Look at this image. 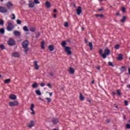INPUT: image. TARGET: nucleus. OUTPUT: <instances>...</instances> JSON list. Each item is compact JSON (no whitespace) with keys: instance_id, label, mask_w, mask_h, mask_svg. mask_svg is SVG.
I'll return each instance as SVG.
<instances>
[{"instance_id":"obj_1","label":"nucleus","mask_w":130,"mask_h":130,"mask_svg":"<svg viewBox=\"0 0 130 130\" xmlns=\"http://www.w3.org/2000/svg\"><path fill=\"white\" fill-rule=\"evenodd\" d=\"M8 26L7 28V31H13V30H14V28H15L13 22L12 21H8Z\"/></svg>"},{"instance_id":"obj_2","label":"nucleus","mask_w":130,"mask_h":130,"mask_svg":"<svg viewBox=\"0 0 130 130\" xmlns=\"http://www.w3.org/2000/svg\"><path fill=\"white\" fill-rule=\"evenodd\" d=\"M110 54V50L106 49L105 50V53L102 54L103 58H106V55H109Z\"/></svg>"},{"instance_id":"obj_3","label":"nucleus","mask_w":130,"mask_h":130,"mask_svg":"<svg viewBox=\"0 0 130 130\" xmlns=\"http://www.w3.org/2000/svg\"><path fill=\"white\" fill-rule=\"evenodd\" d=\"M8 44L9 46H13L16 44V42L14 39L10 38L8 42Z\"/></svg>"},{"instance_id":"obj_4","label":"nucleus","mask_w":130,"mask_h":130,"mask_svg":"<svg viewBox=\"0 0 130 130\" xmlns=\"http://www.w3.org/2000/svg\"><path fill=\"white\" fill-rule=\"evenodd\" d=\"M8 12V9L5 7L0 6V13L2 14H6Z\"/></svg>"},{"instance_id":"obj_5","label":"nucleus","mask_w":130,"mask_h":130,"mask_svg":"<svg viewBox=\"0 0 130 130\" xmlns=\"http://www.w3.org/2000/svg\"><path fill=\"white\" fill-rule=\"evenodd\" d=\"M64 51L67 53L68 55H71L72 54V51H71V47H65Z\"/></svg>"},{"instance_id":"obj_6","label":"nucleus","mask_w":130,"mask_h":130,"mask_svg":"<svg viewBox=\"0 0 130 130\" xmlns=\"http://www.w3.org/2000/svg\"><path fill=\"white\" fill-rule=\"evenodd\" d=\"M28 45H29V42H28V41H24L22 43V47L23 48H27Z\"/></svg>"},{"instance_id":"obj_7","label":"nucleus","mask_w":130,"mask_h":130,"mask_svg":"<svg viewBox=\"0 0 130 130\" xmlns=\"http://www.w3.org/2000/svg\"><path fill=\"white\" fill-rule=\"evenodd\" d=\"M19 103L17 101H14V102H10L9 103L10 106H17V105H18Z\"/></svg>"},{"instance_id":"obj_8","label":"nucleus","mask_w":130,"mask_h":130,"mask_svg":"<svg viewBox=\"0 0 130 130\" xmlns=\"http://www.w3.org/2000/svg\"><path fill=\"white\" fill-rule=\"evenodd\" d=\"M81 13H82V7H81V6H79L77 9V14L78 16H80V15H81Z\"/></svg>"},{"instance_id":"obj_9","label":"nucleus","mask_w":130,"mask_h":130,"mask_svg":"<svg viewBox=\"0 0 130 130\" xmlns=\"http://www.w3.org/2000/svg\"><path fill=\"white\" fill-rule=\"evenodd\" d=\"M34 64L36 70H39V65H38V62L37 60L34 61Z\"/></svg>"},{"instance_id":"obj_10","label":"nucleus","mask_w":130,"mask_h":130,"mask_svg":"<svg viewBox=\"0 0 130 130\" xmlns=\"http://www.w3.org/2000/svg\"><path fill=\"white\" fill-rule=\"evenodd\" d=\"M118 60H122L123 59V55L122 54H119L118 55V57L117 58Z\"/></svg>"},{"instance_id":"obj_11","label":"nucleus","mask_w":130,"mask_h":130,"mask_svg":"<svg viewBox=\"0 0 130 130\" xmlns=\"http://www.w3.org/2000/svg\"><path fill=\"white\" fill-rule=\"evenodd\" d=\"M13 34H14L15 36H21V32L18 30H14Z\"/></svg>"},{"instance_id":"obj_12","label":"nucleus","mask_w":130,"mask_h":130,"mask_svg":"<svg viewBox=\"0 0 130 130\" xmlns=\"http://www.w3.org/2000/svg\"><path fill=\"white\" fill-rule=\"evenodd\" d=\"M69 72L71 75H74L75 74V70L72 67L69 68Z\"/></svg>"},{"instance_id":"obj_13","label":"nucleus","mask_w":130,"mask_h":130,"mask_svg":"<svg viewBox=\"0 0 130 130\" xmlns=\"http://www.w3.org/2000/svg\"><path fill=\"white\" fill-rule=\"evenodd\" d=\"M45 5H46L47 9H49V8H50V7H51V4H50V3H49V1L46 2Z\"/></svg>"},{"instance_id":"obj_14","label":"nucleus","mask_w":130,"mask_h":130,"mask_svg":"<svg viewBox=\"0 0 130 130\" xmlns=\"http://www.w3.org/2000/svg\"><path fill=\"white\" fill-rule=\"evenodd\" d=\"M9 98L10 99H12V100H16V99H17V96L15 94H11Z\"/></svg>"},{"instance_id":"obj_15","label":"nucleus","mask_w":130,"mask_h":130,"mask_svg":"<svg viewBox=\"0 0 130 130\" xmlns=\"http://www.w3.org/2000/svg\"><path fill=\"white\" fill-rule=\"evenodd\" d=\"M12 56H13V57H20V54L18 52H14L12 54Z\"/></svg>"},{"instance_id":"obj_16","label":"nucleus","mask_w":130,"mask_h":130,"mask_svg":"<svg viewBox=\"0 0 130 130\" xmlns=\"http://www.w3.org/2000/svg\"><path fill=\"white\" fill-rule=\"evenodd\" d=\"M6 6L8 9H11V7H13V4H12L11 2H8L6 4Z\"/></svg>"},{"instance_id":"obj_17","label":"nucleus","mask_w":130,"mask_h":130,"mask_svg":"<svg viewBox=\"0 0 130 130\" xmlns=\"http://www.w3.org/2000/svg\"><path fill=\"white\" fill-rule=\"evenodd\" d=\"M52 122H53V124H57V123H58V119H53Z\"/></svg>"},{"instance_id":"obj_18","label":"nucleus","mask_w":130,"mask_h":130,"mask_svg":"<svg viewBox=\"0 0 130 130\" xmlns=\"http://www.w3.org/2000/svg\"><path fill=\"white\" fill-rule=\"evenodd\" d=\"M29 3H31L28 4V7L29 8H34V7H35V5L34 4V2H32V1H29Z\"/></svg>"},{"instance_id":"obj_19","label":"nucleus","mask_w":130,"mask_h":130,"mask_svg":"<svg viewBox=\"0 0 130 130\" xmlns=\"http://www.w3.org/2000/svg\"><path fill=\"white\" fill-rule=\"evenodd\" d=\"M45 42H44V41H43L41 43V47L42 48V49H45Z\"/></svg>"},{"instance_id":"obj_20","label":"nucleus","mask_w":130,"mask_h":130,"mask_svg":"<svg viewBox=\"0 0 130 130\" xmlns=\"http://www.w3.org/2000/svg\"><path fill=\"white\" fill-rule=\"evenodd\" d=\"M48 49H49V50H50V51H53V50H54V47L50 45L49 46Z\"/></svg>"},{"instance_id":"obj_21","label":"nucleus","mask_w":130,"mask_h":130,"mask_svg":"<svg viewBox=\"0 0 130 130\" xmlns=\"http://www.w3.org/2000/svg\"><path fill=\"white\" fill-rule=\"evenodd\" d=\"M79 99L81 101H83V100H85V97H84V96H83V94H82L81 93H80L79 94Z\"/></svg>"},{"instance_id":"obj_22","label":"nucleus","mask_w":130,"mask_h":130,"mask_svg":"<svg viewBox=\"0 0 130 130\" xmlns=\"http://www.w3.org/2000/svg\"><path fill=\"white\" fill-rule=\"evenodd\" d=\"M61 45L62 47H64V48H66V47H67V46H66L67 45V42H66V41H63L61 42Z\"/></svg>"},{"instance_id":"obj_23","label":"nucleus","mask_w":130,"mask_h":130,"mask_svg":"<svg viewBox=\"0 0 130 130\" xmlns=\"http://www.w3.org/2000/svg\"><path fill=\"white\" fill-rule=\"evenodd\" d=\"M126 69V67L123 66L120 68V71L121 72V73H123V72L125 71Z\"/></svg>"},{"instance_id":"obj_24","label":"nucleus","mask_w":130,"mask_h":130,"mask_svg":"<svg viewBox=\"0 0 130 130\" xmlns=\"http://www.w3.org/2000/svg\"><path fill=\"white\" fill-rule=\"evenodd\" d=\"M28 127H32V126H34V121H31L30 123L27 125Z\"/></svg>"},{"instance_id":"obj_25","label":"nucleus","mask_w":130,"mask_h":130,"mask_svg":"<svg viewBox=\"0 0 130 130\" xmlns=\"http://www.w3.org/2000/svg\"><path fill=\"white\" fill-rule=\"evenodd\" d=\"M125 20H126V17L123 16L122 19H121L120 22H121V23H124V22H125Z\"/></svg>"},{"instance_id":"obj_26","label":"nucleus","mask_w":130,"mask_h":130,"mask_svg":"<svg viewBox=\"0 0 130 130\" xmlns=\"http://www.w3.org/2000/svg\"><path fill=\"white\" fill-rule=\"evenodd\" d=\"M36 30V28L34 26L31 27L29 28V31H31V32H35Z\"/></svg>"},{"instance_id":"obj_27","label":"nucleus","mask_w":130,"mask_h":130,"mask_svg":"<svg viewBox=\"0 0 130 130\" xmlns=\"http://www.w3.org/2000/svg\"><path fill=\"white\" fill-rule=\"evenodd\" d=\"M36 93L37 94V95H38L39 96H40L42 94L41 91L38 89L36 90Z\"/></svg>"},{"instance_id":"obj_28","label":"nucleus","mask_w":130,"mask_h":130,"mask_svg":"<svg viewBox=\"0 0 130 130\" xmlns=\"http://www.w3.org/2000/svg\"><path fill=\"white\" fill-rule=\"evenodd\" d=\"M89 47L90 50L93 49V44L91 42L89 43Z\"/></svg>"},{"instance_id":"obj_29","label":"nucleus","mask_w":130,"mask_h":130,"mask_svg":"<svg viewBox=\"0 0 130 130\" xmlns=\"http://www.w3.org/2000/svg\"><path fill=\"white\" fill-rule=\"evenodd\" d=\"M23 29L24 30V31H25V32H28L29 31V29H28V27H27V26H24L23 28Z\"/></svg>"},{"instance_id":"obj_30","label":"nucleus","mask_w":130,"mask_h":130,"mask_svg":"<svg viewBox=\"0 0 130 130\" xmlns=\"http://www.w3.org/2000/svg\"><path fill=\"white\" fill-rule=\"evenodd\" d=\"M11 82V79H8L4 80L5 84H9Z\"/></svg>"},{"instance_id":"obj_31","label":"nucleus","mask_w":130,"mask_h":130,"mask_svg":"<svg viewBox=\"0 0 130 130\" xmlns=\"http://www.w3.org/2000/svg\"><path fill=\"white\" fill-rule=\"evenodd\" d=\"M34 107H35V106H34V104H31L30 106V108L31 111H33V110H34Z\"/></svg>"},{"instance_id":"obj_32","label":"nucleus","mask_w":130,"mask_h":130,"mask_svg":"<svg viewBox=\"0 0 130 130\" xmlns=\"http://www.w3.org/2000/svg\"><path fill=\"white\" fill-rule=\"evenodd\" d=\"M32 88H37L38 87V84L37 83H35L32 85Z\"/></svg>"},{"instance_id":"obj_33","label":"nucleus","mask_w":130,"mask_h":130,"mask_svg":"<svg viewBox=\"0 0 130 130\" xmlns=\"http://www.w3.org/2000/svg\"><path fill=\"white\" fill-rule=\"evenodd\" d=\"M41 35V34H40V32H38L36 35V38L37 39L38 38H39V37H40Z\"/></svg>"},{"instance_id":"obj_34","label":"nucleus","mask_w":130,"mask_h":130,"mask_svg":"<svg viewBox=\"0 0 130 130\" xmlns=\"http://www.w3.org/2000/svg\"><path fill=\"white\" fill-rule=\"evenodd\" d=\"M0 33H1V34H5V29L4 28H1Z\"/></svg>"},{"instance_id":"obj_35","label":"nucleus","mask_w":130,"mask_h":130,"mask_svg":"<svg viewBox=\"0 0 130 130\" xmlns=\"http://www.w3.org/2000/svg\"><path fill=\"white\" fill-rule=\"evenodd\" d=\"M46 100H47V101L48 103H50V102H51V101H52L51 99H50V98H46Z\"/></svg>"},{"instance_id":"obj_36","label":"nucleus","mask_w":130,"mask_h":130,"mask_svg":"<svg viewBox=\"0 0 130 130\" xmlns=\"http://www.w3.org/2000/svg\"><path fill=\"white\" fill-rule=\"evenodd\" d=\"M95 17H100L101 18H103V14H95Z\"/></svg>"},{"instance_id":"obj_37","label":"nucleus","mask_w":130,"mask_h":130,"mask_svg":"<svg viewBox=\"0 0 130 130\" xmlns=\"http://www.w3.org/2000/svg\"><path fill=\"white\" fill-rule=\"evenodd\" d=\"M17 24H18V25H21V24H22V21L18 19L17 20Z\"/></svg>"},{"instance_id":"obj_38","label":"nucleus","mask_w":130,"mask_h":130,"mask_svg":"<svg viewBox=\"0 0 130 130\" xmlns=\"http://www.w3.org/2000/svg\"><path fill=\"white\" fill-rule=\"evenodd\" d=\"M120 47V45H116L115 46V49H119V47Z\"/></svg>"},{"instance_id":"obj_39","label":"nucleus","mask_w":130,"mask_h":130,"mask_svg":"<svg viewBox=\"0 0 130 130\" xmlns=\"http://www.w3.org/2000/svg\"><path fill=\"white\" fill-rule=\"evenodd\" d=\"M117 93L119 96L121 95V92L120 91L119 89L117 90Z\"/></svg>"},{"instance_id":"obj_40","label":"nucleus","mask_w":130,"mask_h":130,"mask_svg":"<svg viewBox=\"0 0 130 130\" xmlns=\"http://www.w3.org/2000/svg\"><path fill=\"white\" fill-rule=\"evenodd\" d=\"M126 128H127L128 129H130V124L129 123L126 125Z\"/></svg>"},{"instance_id":"obj_41","label":"nucleus","mask_w":130,"mask_h":130,"mask_svg":"<svg viewBox=\"0 0 130 130\" xmlns=\"http://www.w3.org/2000/svg\"><path fill=\"white\" fill-rule=\"evenodd\" d=\"M34 3L36 4H40V2H39L38 0H34Z\"/></svg>"},{"instance_id":"obj_42","label":"nucleus","mask_w":130,"mask_h":130,"mask_svg":"<svg viewBox=\"0 0 130 130\" xmlns=\"http://www.w3.org/2000/svg\"><path fill=\"white\" fill-rule=\"evenodd\" d=\"M29 50V48L27 47L26 48H24V52L25 53H27L28 52V51Z\"/></svg>"},{"instance_id":"obj_43","label":"nucleus","mask_w":130,"mask_h":130,"mask_svg":"<svg viewBox=\"0 0 130 130\" xmlns=\"http://www.w3.org/2000/svg\"><path fill=\"white\" fill-rule=\"evenodd\" d=\"M124 102L125 106H127V105H128V102H127V101L125 100Z\"/></svg>"},{"instance_id":"obj_44","label":"nucleus","mask_w":130,"mask_h":130,"mask_svg":"<svg viewBox=\"0 0 130 130\" xmlns=\"http://www.w3.org/2000/svg\"><path fill=\"white\" fill-rule=\"evenodd\" d=\"M121 11H122L123 13H125V8L124 7H122Z\"/></svg>"},{"instance_id":"obj_45","label":"nucleus","mask_w":130,"mask_h":130,"mask_svg":"<svg viewBox=\"0 0 130 130\" xmlns=\"http://www.w3.org/2000/svg\"><path fill=\"white\" fill-rule=\"evenodd\" d=\"M108 65L110 66L111 67H114V65H113V64H112V62H108Z\"/></svg>"},{"instance_id":"obj_46","label":"nucleus","mask_w":130,"mask_h":130,"mask_svg":"<svg viewBox=\"0 0 130 130\" xmlns=\"http://www.w3.org/2000/svg\"><path fill=\"white\" fill-rule=\"evenodd\" d=\"M5 22L3 20H0V25H4Z\"/></svg>"},{"instance_id":"obj_47","label":"nucleus","mask_w":130,"mask_h":130,"mask_svg":"<svg viewBox=\"0 0 130 130\" xmlns=\"http://www.w3.org/2000/svg\"><path fill=\"white\" fill-rule=\"evenodd\" d=\"M102 52H103V50H102V49H100V50H99V53H100V55L102 56V54H103V53H102Z\"/></svg>"},{"instance_id":"obj_48","label":"nucleus","mask_w":130,"mask_h":130,"mask_svg":"<svg viewBox=\"0 0 130 130\" xmlns=\"http://www.w3.org/2000/svg\"><path fill=\"white\" fill-rule=\"evenodd\" d=\"M47 86H48V87H49V88L50 89H51V88H52V85H51V84H50V83H48V84H47Z\"/></svg>"},{"instance_id":"obj_49","label":"nucleus","mask_w":130,"mask_h":130,"mask_svg":"<svg viewBox=\"0 0 130 130\" xmlns=\"http://www.w3.org/2000/svg\"><path fill=\"white\" fill-rule=\"evenodd\" d=\"M12 16H13V17L11 18L12 20H15V19H16V16H15V14H12Z\"/></svg>"},{"instance_id":"obj_50","label":"nucleus","mask_w":130,"mask_h":130,"mask_svg":"<svg viewBox=\"0 0 130 130\" xmlns=\"http://www.w3.org/2000/svg\"><path fill=\"white\" fill-rule=\"evenodd\" d=\"M64 26V27H69V23L68 22H65Z\"/></svg>"},{"instance_id":"obj_51","label":"nucleus","mask_w":130,"mask_h":130,"mask_svg":"<svg viewBox=\"0 0 130 130\" xmlns=\"http://www.w3.org/2000/svg\"><path fill=\"white\" fill-rule=\"evenodd\" d=\"M0 48L2 49H5V46L4 45H0Z\"/></svg>"},{"instance_id":"obj_52","label":"nucleus","mask_w":130,"mask_h":130,"mask_svg":"<svg viewBox=\"0 0 130 130\" xmlns=\"http://www.w3.org/2000/svg\"><path fill=\"white\" fill-rule=\"evenodd\" d=\"M50 77H53V73L52 72L49 73Z\"/></svg>"},{"instance_id":"obj_53","label":"nucleus","mask_w":130,"mask_h":130,"mask_svg":"<svg viewBox=\"0 0 130 130\" xmlns=\"http://www.w3.org/2000/svg\"><path fill=\"white\" fill-rule=\"evenodd\" d=\"M103 10H104V9L103 8H101L99 9H98L99 12H101L102 11H103Z\"/></svg>"},{"instance_id":"obj_54","label":"nucleus","mask_w":130,"mask_h":130,"mask_svg":"<svg viewBox=\"0 0 130 130\" xmlns=\"http://www.w3.org/2000/svg\"><path fill=\"white\" fill-rule=\"evenodd\" d=\"M45 86V83H41V87H44Z\"/></svg>"},{"instance_id":"obj_55","label":"nucleus","mask_w":130,"mask_h":130,"mask_svg":"<svg viewBox=\"0 0 130 130\" xmlns=\"http://www.w3.org/2000/svg\"><path fill=\"white\" fill-rule=\"evenodd\" d=\"M87 101L88 102H89V103H91V100H90V99H87Z\"/></svg>"},{"instance_id":"obj_56","label":"nucleus","mask_w":130,"mask_h":130,"mask_svg":"<svg viewBox=\"0 0 130 130\" xmlns=\"http://www.w3.org/2000/svg\"><path fill=\"white\" fill-rule=\"evenodd\" d=\"M49 96H52V92H49Z\"/></svg>"},{"instance_id":"obj_57","label":"nucleus","mask_w":130,"mask_h":130,"mask_svg":"<svg viewBox=\"0 0 130 130\" xmlns=\"http://www.w3.org/2000/svg\"><path fill=\"white\" fill-rule=\"evenodd\" d=\"M116 16H119V12H116Z\"/></svg>"},{"instance_id":"obj_58","label":"nucleus","mask_w":130,"mask_h":130,"mask_svg":"<svg viewBox=\"0 0 130 130\" xmlns=\"http://www.w3.org/2000/svg\"><path fill=\"white\" fill-rule=\"evenodd\" d=\"M32 112L31 113V114H35V111H34V110H33V111H32Z\"/></svg>"},{"instance_id":"obj_59","label":"nucleus","mask_w":130,"mask_h":130,"mask_svg":"<svg viewBox=\"0 0 130 130\" xmlns=\"http://www.w3.org/2000/svg\"><path fill=\"white\" fill-rule=\"evenodd\" d=\"M56 12H57V10H56V9L53 10V13H56Z\"/></svg>"},{"instance_id":"obj_60","label":"nucleus","mask_w":130,"mask_h":130,"mask_svg":"<svg viewBox=\"0 0 130 130\" xmlns=\"http://www.w3.org/2000/svg\"><path fill=\"white\" fill-rule=\"evenodd\" d=\"M112 94L113 95H116V93H115V92H112Z\"/></svg>"},{"instance_id":"obj_61","label":"nucleus","mask_w":130,"mask_h":130,"mask_svg":"<svg viewBox=\"0 0 130 130\" xmlns=\"http://www.w3.org/2000/svg\"><path fill=\"white\" fill-rule=\"evenodd\" d=\"M127 88H129V89H130V84L127 85Z\"/></svg>"},{"instance_id":"obj_62","label":"nucleus","mask_w":130,"mask_h":130,"mask_svg":"<svg viewBox=\"0 0 130 130\" xmlns=\"http://www.w3.org/2000/svg\"><path fill=\"white\" fill-rule=\"evenodd\" d=\"M128 72L129 73V75H130V68H128Z\"/></svg>"},{"instance_id":"obj_63","label":"nucleus","mask_w":130,"mask_h":130,"mask_svg":"<svg viewBox=\"0 0 130 130\" xmlns=\"http://www.w3.org/2000/svg\"><path fill=\"white\" fill-rule=\"evenodd\" d=\"M53 17H54V18H56V14H54V15H53Z\"/></svg>"},{"instance_id":"obj_64","label":"nucleus","mask_w":130,"mask_h":130,"mask_svg":"<svg viewBox=\"0 0 130 130\" xmlns=\"http://www.w3.org/2000/svg\"><path fill=\"white\" fill-rule=\"evenodd\" d=\"M91 83H92V84H94V80H92V81H91Z\"/></svg>"}]
</instances>
